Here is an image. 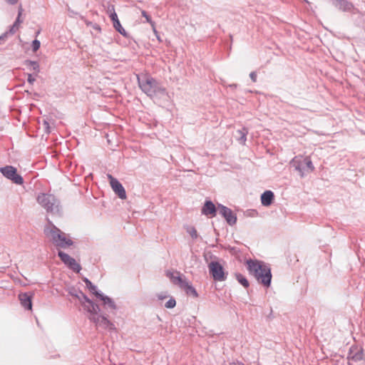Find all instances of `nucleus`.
Wrapping results in <instances>:
<instances>
[{"label":"nucleus","mask_w":365,"mask_h":365,"mask_svg":"<svg viewBox=\"0 0 365 365\" xmlns=\"http://www.w3.org/2000/svg\"><path fill=\"white\" fill-rule=\"evenodd\" d=\"M159 297V299H164L165 297H163V296H160V295H159V297Z\"/></svg>","instance_id":"c9c22d12"},{"label":"nucleus","mask_w":365,"mask_h":365,"mask_svg":"<svg viewBox=\"0 0 365 365\" xmlns=\"http://www.w3.org/2000/svg\"><path fill=\"white\" fill-rule=\"evenodd\" d=\"M291 165L303 178L307 173H312L314 170V166L309 157L303 155L295 156L291 161Z\"/></svg>","instance_id":"39448f33"},{"label":"nucleus","mask_w":365,"mask_h":365,"mask_svg":"<svg viewBox=\"0 0 365 365\" xmlns=\"http://www.w3.org/2000/svg\"><path fill=\"white\" fill-rule=\"evenodd\" d=\"M22 12H23V9L21 6L19 9L18 16H17L14 24L10 29V30L7 32H5L1 36H0V43L1 42V41L4 40L9 34H14L19 29L20 24L22 23V20L20 19Z\"/></svg>","instance_id":"f8f14e48"},{"label":"nucleus","mask_w":365,"mask_h":365,"mask_svg":"<svg viewBox=\"0 0 365 365\" xmlns=\"http://www.w3.org/2000/svg\"><path fill=\"white\" fill-rule=\"evenodd\" d=\"M58 255L61 261L70 269L76 272H80L81 269V265L76 261L75 259L62 251H58Z\"/></svg>","instance_id":"9d476101"},{"label":"nucleus","mask_w":365,"mask_h":365,"mask_svg":"<svg viewBox=\"0 0 365 365\" xmlns=\"http://www.w3.org/2000/svg\"><path fill=\"white\" fill-rule=\"evenodd\" d=\"M27 80L29 83L33 84L34 82L36 81V78L33 77L31 74H29Z\"/></svg>","instance_id":"7c9ffc66"},{"label":"nucleus","mask_w":365,"mask_h":365,"mask_svg":"<svg viewBox=\"0 0 365 365\" xmlns=\"http://www.w3.org/2000/svg\"><path fill=\"white\" fill-rule=\"evenodd\" d=\"M140 88L150 98L162 97L166 94L163 88L155 78L148 75L138 76Z\"/></svg>","instance_id":"7ed1b4c3"},{"label":"nucleus","mask_w":365,"mask_h":365,"mask_svg":"<svg viewBox=\"0 0 365 365\" xmlns=\"http://www.w3.org/2000/svg\"><path fill=\"white\" fill-rule=\"evenodd\" d=\"M247 269L258 282L268 287L272 279L271 269L263 262L250 259L247 261Z\"/></svg>","instance_id":"f03ea898"},{"label":"nucleus","mask_w":365,"mask_h":365,"mask_svg":"<svg viewBox=\"0 0 365 365\" xmlns=\"http://www.w3.org/2000/svg\"><path fill=\"white\" fill-rule=\"evenodd\" d=\"M176 302L174 299H170L165 304V307L168 309H172L175 307Z\"/></svg>","instance_id":"bb28decb"},{"label":"nucleus","mask_w":365,"mask_h":365,"mask_svg":"<svg viewBox=\"0 0 365 365\" xmlns=\"http://www.w3.org/2000/svg\"><path fill=\"white\" fill-rule=\"evenodd\" d=\"M96 296L103 302V304L106 309H110L112 310L116 309V305L111 298L103 295L101 292H96Z\"/></svg>","instance_id":"dca6fc26"},{"label":"nucleus","mask_w":365,"mask_h":365,"mask_svg":"<svg viewBox=\"0 0 365 365\" xmlns=\"http://www.w3.org/2000/svg\"><path fill=\"white\" fill-rule=\"evenodd\" d=\"M181 288L185 289L187 294H191L194 297H197V293L196 289L192 286V284L186 279L185 282L181 286Z\"/></svg>","instance_id":"412c9836"},{"label":"nucleus","mask_w":365,"mask_h":365,"mask_svg":"<svg viewBox=\"0 0 365 365\" xmlns=\"http://www.w3.org/2000/svg\"><path fill=\"white\" fill-rule=\"evenodd\" d=\"M142 16L145 18V20L147 22L150 23L153 26H154V24L153 21L151 20L150 16L146 13L145 11H141Z\"/></svg>","instance_id":"c85d7f7f"},{"label":"nucleus","mask_w":365,"mask_h":365,"mask_svg":"<svg viewBox=\"0 0 365 365\" xmlns=\"http://www.w3.org/2000/svg\"><path fill=\"white\" fill-rule=\"evenodd\" d=\"M332 4L343 11H351L354 9L353 4L347 0H332Z\"/></svg>","instance_id":"ddd939ff"},{"label":"nucleus","mask_w":365,"mask_h":365,"mask_svg":"<svg viewBox=\"0 0 365 365\" xmlns=\"http://www.w3.org/2000/svg\"><path fill=\"white\" fill-rule=\"evenodd\" d=\"M237 134L238 137V141L242 144L245 145V142L247 140V135L248 134V130L247 128H243L241 130H237Z\"/></svg>","instance_id":"4be33fe9"},{"label":"nucleus","mask_w":365,"mask_h":365,"mask_svg":"<svg viewBox=\"0 0 365 365\" xmlns=\"http://www.w3.org/2000/svg\"><path fill=\"white\" fill-rule=\"evenodd\" d=\"M274 200V193L271 190L264 192L261 195V202L264 206H269Z\"/></svg>","instance_id":"a211bd4d"},{"label":"nucleus","mask_w":365,"mask_h":365,"mask_svg":"<svg viewBox=\"0 0 365 365\" xmlns=\"http://www.w3.org/2000/svg\"><path fill=\"white\" fill-rule=\"evenodd\" d=\"M210 274L216 281L225 280L226 275L222 266L218 262H211L208 265Z\"/></svg>","instance_id":"6e6552de"},{"label":"nucleus","mask_w":365,"mask_h":365,"mask_svg":"<svg viewBox=\"0 0 365 365\" xmlns=\"http://www.w3.org/2000/svg\"><path fill=\"white\" fill-rule=\"evenodd\" d=\"M216 207L212 202L207 200L202 208V213L205 215H210L214 217L216 215Z\"/></svg>","instance_id":"2eb2a0df"},{"label":"nucleus","mask_w":365,"mask_h":365,"mask_svg":"<svg viewBox=\"0 0 365 365\" xmlns=\"http://www.w3.org/2000/svg\"><path fill=\"white\" fill-rule=\"evenodd\" d=\"M236 86H237L236 84L230 85V87H232V88H234V87L235 88Z\"/></svg>","instance_id":"e433bc0d"},{"label":"nucleus","mask_w":365,"mask_h":365,"mask_svg":"<svg viewBox=\"0 0 365 365\" xmlns=\"http://www.w3.org/2000/svg\"><path fill=\"white\" fill-rule=\"evenodd\" d=\"M304 1H305L307 3H309V1L307 0H304Z\"/></svg>","instance_id":"4c0bfd02"},{"label":"nucleus","mask_w":365,"mask_h":365,"mask_svg":"<svg viewBox=\"0 0 365 365\" xmlns=\"http://www.w3.org/2000/svg\"><path fill=\"white\" fill-rule=\"evenodd\" d=\"M230 365H244V364L242 363L237 362V363H231Z\"/></svg>","instance_id":"f704fd0d"},{"label":"nucleus","mask_w":365,"mask_h":365,"mask_svg":"<svg viewBox=\"0 0 365 365\" xmlns=\"http://www.w3.org/2000/svg\"><path fill=\"white\" fill-rule=\"evenodd\" d=\"M167 276L170 279L173 284L178 285L180 287H181L182 284L187 279L184 276L180 275V274L178 272H167Z\"/></svg>","instance_id":"4468645a"},{"label":"nucleus","mask_w":365,"mask_h":365,"mask_svg":"<svg viewBox=\"0 0 365 365\" xmlns=\"http://www.w3.org/2000/svg\"><path fill=\"white\" fill-rule=\"evenodd\" d=\"M44 234L56 247L66 248L73 245V241L67 237V235L49 220L44 227Z\"/></svg>","instance_id":"20e7f679"},{"label":"nucleus","mask_w":365,"mask_h":365,"mask_svg":"<svg viewBox=\"0 0 365 365\" xmlns=\"http://www.w3.org/2000/svg\"><path fill=\"white\" fill-rule=\"evenodd\" d=\"M107 13L109 14V16L111 17L113 14H116L115 11L114 6L109 5L107 9Z\"/></svg>","instance_id":"c756f323"},{"label":"nucleus","mask_w":365,"mask_h":365,"mask_svg":"<svg viewBox=\"0 0 365 365\" xmlns=\"http://www.w3.org/2000/svg\"><path fill=\"white\" fill-rule=\"evenodd\" d=\"M43 125L45 127V129L46 130L47 133H50V127H49V123H48V121L46 120H43Z\"/></svg>","instance_id":"2f4dec72"},{"label":"nucleus","mask_w":365,"mask_h":365,"mask_svg":"<svg viewBox=\"0 0 365 365\" xmlns=\"http://www.w3.org/2000/svg\"><path fill=\"white\" fill-rule=\"evenodd\" d=\"M236 279L245 288L249 287V282L245 276L241 274H236Z\"/></svg>","instance_id":"5701e85b"},{"label":"nucleus","mask_w":365,"mask_h":365,"mask_svg":"<svg viewBox=\"0 0 365 365\" xmlns=\"http://www.w3.org/2000/svg\"><path fill=\"white\" fill-rule=\"evenodd\" d=\"M218 207L220 214L225 217L229 225H233L236 223L237 217L230 208L221 205Z\"/></svg>","instance_id":"9b49d317"},{"label":"nucleus","mask_w":365,"mask_h":365,"mask_svg":"<svg viewBox=\"0 0 365 365\" xmlns=\"http://www.w3.org/2000/svg\"><path fill=\"white\" fill-rule=\"evenodd\" d=\"M110 18L111 21H113V27L115 28V29L117 31H118L123 36H126L127 33H126L125 30L121 26L120 21L118 18L117 14H113L112 16Z\"/></svg>","instance_id":"6ab92c4d"},{"label":"nucleus","mask_w":365,"mask_h":365,"mask_svg":"<svg viewBox=\"0 0 365 365\" xmlns=\"http://www.w3.org/2000/svg\"><path fill=\"white\" fill-rule=\"evenodd\" d=\"M19 297L21 305L25 309H31L32 304L31 297L27 293L20 294Z\"/></svg>","instance_id":"aec40b11"},{"label":"nucleus","mask_w":365,"mask_h":365,"mask_svg":"<svg viewBox=\"0 0 365 365\" xmlns=\"http://www.w3.org/2000/svg\"><path fill=\"white\" fill-rule=\"evenodd\" d=\"M26 64L31 66V68L36 72L38 73L39 71V65L36 61H28Z\"/></svg>","instance_id":"a878e982"},{"label":"nucleus","mask_w":365,"mask_h":365,"mask_svg":"<svg viewBox=\"0 0 365 365\" xmlns=\"http://www.w3.org/2000/svg\"><path fill=\"white\" fill-rule=\"evenodd\" d=\"M36 200L47 212L53 215L59 213V202L53 195L41 193L37 196Z\"/></svg>","instance_id":"423d86ee"},{"label":"nucleus","mask_w":365,"mask_h":365,"mask_svg":"<svg viewBox=\"0 0 365 365\" xmlns=\"http://www.w3.org/2000/svg\"><path fill=\"white\" fill-rule=\"evenodd\" d=\"M7 3L10 4H15L17 3L19 0H5Z\"/></svg>","instance_id":"72a5a7b5"},{"label":"nucleus","mask_w":365,"mask_h":365,"mask_svg":"<svg viewBox=\"0 0 365 365\" xmlns=\"http://www.w3.org/2000/svg\"><path fill=\"white\" fill-rule=\"evenodd\" d=\"M78 297L83 308L89 313L88 319L95 324L97 328L105 330L115 329L114 324L107 317L99 314L100 308L98 305L93 303L83 293H81V296Z\"/></svg>","instance_id":"f257e3e1"},{"label":"nucleus","mask_w":365,"mask_h":365,"mask_svg":"<svg viewBox=\"0 0 365 365\" xmlns=\"http://www.w3.org/2000/svg\"><path fill=\"white\" fill-rule=\"evenodd\" d=\"M84 282L86 283V285L87 287V288L93 294L96 295V292H98L97 290H96V287L95 285H93L91 282L90 280H88V279H84Z\"/></svg>","instance_id":"b1692460"},{"label":"nucleus","mask_w":365,"mask_h":365,"mask_svg":"<svg viewBox=\"0 0 365 365\" xmlns=\"http://www.w3.org/2000/svg\"><path fill=\"white\" fill-rule=\"evenodd\" d=\"M40 46H41V43L38 40H37V39L34 40L32 42L33 51L34 52L37 51L39 49Z\"/></svg>","instance_id":"cd10ccee"},{"label":"nucleus","mask_w":365,"mask_h":365,"mask_svg":"<svg viewBox=\"0 0 365 365\" xmlns=\"http://www.w3.org/2000/svg\"><path fill=\"white\" fill-rule=\"evenodd\" d=\"M250 76L251 79L252 80V81H254V82L256 81L257 74L255 72L250 73Z\"/></svg>","instance_id":"473e14b6"},{"label":"nucleus","mask_w":365,"mask_h":365,"mask_svg":"<svg viewBox=\"0 0 365 365\" xmlns=\"http://www.w3.org/2000/svg\"><path fill=\"white\" fill-rule=\"evenodd\" d=\"M2 175L6 178L11 180L13 182L17 185H21L24 182L23 178L17 174L16 169L11 165H7L0 169Z\"/></svg>","instance_id":"0eeeda50"},{"label":"nucleus","mask_w":365,"mask_h":365,"mask_svg":"<svg viewBox=\"0 0 365 365\" xmlns=\"http://www.w3.org/2000/svg\"><path fill=\"white\" fill-rule=\"evenodd\" d=\"M349 359L354 361H359L363 359V352L361 349H359L357 347H351L348 356Z\"/></svg>","instance_id":"f3484780"},{"label":"nucleus","mask_w":365,"mask_h":365,"mask_svg":"<svg viewBox=\"0 0 365 365\" xmlns=\"http://www.w3.org/2000/svg\"><path fill=\"white\" fill-rule=\"evenodd\" d=\"M107 177L109 180L110 187L113 192L118 196L119 198L124 200L126 198L125 190L122 184L110 174H108Z\"/></svg>","instance_id":"1a4fd4ad"},{"label":"nucleus","mask_w":365,"mask_h":365,"mask_svg":"<svg viewBox=\"0 0 365 365\" xmlns=\"http://www.w3.org/2000/svg\"><path fill=\"white\" fill-rule=\"evenodd\" d=\"M187 232L190 235L192 239H196L197 237V232L193 227H188L187 228Z\"/></svg>","instance_id":"393cba45"}]
</instances>
